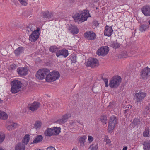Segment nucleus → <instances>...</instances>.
<instances>
[{
    "instance_id": "f257e3e1",
    "label": "nucleus",
    "mask_w": 150,
    "mask_h": 150,
    "mask_svg": "<svg viewBox=\"0 0 150 150\" xmlns=\"http://www.w3.org/2000/svg\"><path fill=\"white\" fill-rule=\"evenodd\" d=\"M89 11L86 9L76 13L73 16L74 21L76 22H83L87 20L88 17H90Z\"/></svg>"
},
{
    "instance_id": "f03ea898",
    "label": "nucleus",
    "mask_w": 150,
    "mask_h": 150,
    "mask_svg": "<svg viewBox=\"0 0 150 150\" xmlns=\"http://www.w3.org/2000/svg\"><path fill=\"white\" fill-rule=\"evenodd\" d=\"M11 86V92L15 94L21 90L22 83L18 80H14L10 83Z\"/></svg>"
},
{
    "instance_id": "7ed1b4c3",
    "label": "nucleus",
    "mask_w": 150,
    "mask_h": 150,
    "mask_svg": "<svg viewBox=\"0 0 150 150\" xmlns=\"http://www.w3.org/2000/svg\"><path fill=\"white\" fill-rule=\"evenodd\" d=\"M60 75L59 72L55 70L53 71L50 73H48L46 78V81L47 82L54 81L58 79Z\"/></svg>"
},
{
    "instance_id": "20e7f679",
    "label": "nucleus",
    "mask_w": 150,
    "mask_h": 150,
    "mask_svg": "<svg viewBox=\"0 0 150 150\" xmlns=\"http://www.w3.org/2000/svg\"><path fill=\"white\" fill-rule=\"evenodd\" d=\"M50 72V70L47 68L41 69H39L36 74V77L37 79L40 80H43L45 78L48 73Z\"/></svg>"
},
{
    "instance_id": "39448f33",
    "label": "nucleus",
    "mask_w": 150,
    "mask_h": 150,
    "mask_svg": "<svg viewBox=\"0 0 150 150\" xmlns=\"http://www.w3.org/2000/svg\"><path fill=\"white\" fill-rule=\"evenodd\" d=\"M118 118L115 116H111L109 120V125L108 126V131L112 132L114 129L117 123Z\"/></svg>"
},
{
    "instance_id": "423d86ee",
    "label": "nucleus",
    "mask_w": 150,
    "mask_h": 150,
    "mask_svg": "<svg viewBox=\"0 0 150 150\" xmlns=\"http://www.w3.org/2000/svg\"><path fill=\"white\" fill-rule=\"evenodd\" d=\"M60 127H55L53 128H47L44 132L45 136H51L52 135H58L60 132Z\"/></svg>"
},
{
    "instance_id": "0eeeda50",
    "label": "nucleus",
    "mask_w": 150,
    "mask_h": 150,
    "mask_svg": "<svg viewBox=\"0 0 150 150\" xmlns=\"http://www.w3.org/2000/svg\"><path fill=\"white\" fill-rule=\"evenodd\" d=\"M121 79V78L119 76H114L110 82V87L113 88L117 87L120 84Z\"/></svg>"
},
{
    "instance_id": "6e6552de",
    "label": "nucleus",
    "mask_w": 150,
    "mask_h": 150,
    "mask_svg": "<svg viewBox=\"0 0 150 150\" xmlns=\"http://www.w3.org/2000/svg\"><path fill=\"white\" fill-rule=\"evenodd\" d=\"M146 94L144 92L140 91L138 93L135 94L134 96V99L135 100L137 103H141L145 97Z\"/></svg>"
},
{
    "instance_id": "1a4fd4ad",
    "label": "nucleus",
    "mask_w": 150,
    "mask_h": 150,
    "mask_svg": "<svg viewBox=\"0 0 150 150\" xmlns=\"http://www.w3.org/2000/svg\"><path fill=\"white\" fill-rule=\"evenodd\" d=\"M40 30V28L38 27L36 30L32 32V34L29 37V40L31 42H35L37 40L39 37Z\"/></svg>"
},
{
    "instance_id": "9d476101",
    "label": "nucleus",
    "mask_w": 150,
    "mask_h": 150,
    "mask_svg": "<svg viewBox=\"0 0 150 150\" xmlns=\"http://www.w3.org/2000/svg\"><path fill=\"white\" fill-rule=\"evenodd\" d=\"M85 64L87 66L94 68L99 65V61L96 58H91L89 59L87 62H85Z\"/></svg>"
},
{
    "instance_id": "9b49d317",
    "label": "nucleus",
    "mask_w": 150,
    "mask_h": 150,
    "mask_svg": "<svg viewBox=\"0 0 150 150\" xmlns=\"http://www.w3.org/2000/svg\"><path fill=\"white\" fill-rule=\"evenodd\" d=\"M109 50L108 46H103L97 50L96 54L99 56H104L108 54Z\"/></svg>"
},
{
    "instance_id": "f8f14e48",
    "label": "nucleus",
    "mask_w": 150,
    "mask_h": 150,
    "mask_svg": "<svg viewBox=\"0 0 150 150\" xmlns=\"http://www.w3.org/2000/svg\"><path fill=\"white\" fill-rule=\"evenodd\" d=\"M84 37L88 40H93L96 39V36L93 31H88L84 33Z\"/></svg>"
},
{
    "instance_id": "ddd939ff",
    "label": "nucleus",
    "mask_w": 150,
    "mask_h": 150,
    "mask_svg": "<svg viewBox=\"0 0 150 150\" xmlns=\"http://www.w3.org/2000/svg\"><path fill=\"white\" fill-rule=\"evenodd\" d=\"M17 124L14 122L13 121L8 120L6 123L5 126L8 130H11L15 129L17 127Z\"/></svg>"
},
{
    "instance_id": "4468645a",
    "label": "nucleus",
    "mask_w": 150,
    "mask_h": 150,
    "mask_svg": "<svg viewBox=\"0 0 150 150\" xmlns=\"http://www.w3.org/2000/svg\"><path fill=\"white\" fill-rule=\"evenodd\" d=\"M69 54L68 51L65 48L58 50L56 52V55L58 57L62 56L63 57L66 58Z\"/></svg>"
},
{
    "instance_id": "2eb2a0df",
    "label": "nucleus",
    "mask_w": 150,
    "mask_h": 150,
    "mask_svg": "<svg viewBox=\"0 0 150 150\" xmlns=\"http://www.w3.org/2000/svg\"><path fill=\"white\" fill-rule=\"evenodd\" d=\"M71 116L70 113H67L62 117L61 119H59L57 121V122L59 124H64L65 123L68 119Z\"/></svg>"
},
{
    "instance_id": "dca6fc26",
    "label": "nucleus",
    "mask_w": 150,
    "mask_h": 150,
    "mask_svg": "<svg viewBox=\"0 0 150 150\" xmlns=\"http://www.w3.org/2000/svg\"><path fill=\"white\" fill-rule=\"evenodd\" d=\"M40 106V103L37 102H34L31 104H28V106L29 110L34 111L37 110Z\"/></svg>"
},
{
    "instance_id": "f3484780",
    "label": "nucleus",
    "mask_w": 150,
    "mask_h": 150,
    "mask_svg": "<svg viewBox=\"0 0 150 150\" xmlns=\"http://www.w3.org/2000/svg\"><path fill=\"white\" fill-rule=\"evenodd\" d=\"M42 16L44 18H46L47 21H50L53 20L54 19L52 18L53 16V13L52 12H49L48 11L43 12L42 13Z\"/></svg>"
},
{
    "instance_id": "a211bd4d",
    "label": "nucleus",
    "mask_w": 150,
    "mask_h": 150,
    "mask_svg": "<svg viewBox=\"0 0 150 150\" xmlns=\"http://www.w3.org/2000/svg\"><path fill=\"white\" fill-rule=\"evenodd\" d=\"M150 72V68L148 67L142 69L141 72V76L144 79L147 78L148 76L149 73Z\"/></svg>"
},
{
    "instance_id": "6ab92c4d",
    "label": "nucleus",
    "mask_w": 150,
    "mask_h": 150,
    "mask_svg": "<svg viewBox=\"0 0 150 150\" xmlns=\"http://www.w3.org/2000/svg\"><path fill=\"white\" fill-rule=\"evenodd\" d=\"M113 30L111 26L106 25L105 28L104 35L108 37L111 36L113 34Z\"/></svg>"
},
{
    "instance_id": "aec40b11",
    "label": "nucleus",
    "mask_w": 150,
    "mask_h": 150,
    "mask_svg": "<svg viewBox=\"0 0 150 150\" xmlns=\"http://www.w3.org/2000/svg\"><path fill=\"white\" fill-rule=\"evenodd\" d=\"M17 71L18 74L21 76L26 75L28 73V69L26 67L18 68Z\"/></svg>"
},
{
    "instance_id": "412c9836",
    "label": "nucleus",
    "mask_w": 150,
    "mask_h": 150,
    "mask_svg": "<svg viewBox=\"0 0 150 150\" xmlns=\"http://www.w3.org/2000/svg\"><path fill=\"white\" fill-rule=\"evenodd\" d=\"M141 10L142 13L145 16H150V6H146L142 8Z\"/></svg>"
},
{
    "instance_id": "4be33fe9",
    "label": "nucleus",
    "mask_w": 150,
    "mask_h": 150,
    "mask_svg": "<svg viewBox=\"0 0 150 150\" xmlns=\"http://www.w3.org/2000/svg\"><path fill=\"white\" fill-rule=\"evenodd\" d=\"M142 122L140 119L135 118L132 122L131 125L133 127L138 128L139 126H141Z\"/></svg>"
},
{
    "instance_id": "5701e85b",
    "label": "nucleus",
    "mask_w": 150,
    "mask_h": 150,
    "mask_svg": "<svg viewBox=\"0 0 150 150\" xmlns=\"http://www.w3.org/2000/svg\"><path fill=\"white\" fill-rule=\"evenodd\" d=\"M69 29L71 30V33L73 35L77 34L79 32L78 28L75 25H71L69 26Z\"/></svg>"
},
{
    "instance_id": "b1692460",
    "label": "nucleus",
    "mask_w": 150,
    "mask_h": 150,
    "mask_svg": "<svg viewBox=\"0 0 150 150\" xmlns=\"http://www.w3.org/2000/svg\"><path fill=\"white\" fill-rule=\"evenodd\" d=\"M24 48L22 47H19L14 51V53L16 56H19L23 52Z\"/></svg>"
},
{
    "instance_id": "393cba45",
    "label": "nucleus",
    "mask_w": 150,
    "mask_h": 150,
    "mask_svg": "<svg viewBox=\"0 0 150 150\" xmlns=\"http://www.w3.org/2000/svg\"><path fill=\"white\" fill-rule=\"evenodd\" d=\"M25 145L21 143H18L15 147V150H25Z\"/></svg>"
},
{
    "instance_id": "a878e982",
    "label": "nucleus",
    "mask_w": 150,
    "mask_h": 150,
    "mask_svg": "<svg viewBox=\"0 0 150 150\" xmlns=\"http://www.w3.org/2000/svg\"><path fill=\"white\" fill-rule=\"evenodd\" d=\"M86 139L87 137L86 135H84L79 138V142L80 144V146H84V143L86 142Z\"/></svg>"
},
{
    "instance_id": "bb28decb",
    "label": "nucleus",
    "mask_w": 150,
    "mask_h": 150,
    "mask_svg": "<svg viewBox=\"0 0 150 150\" xmlns=\"http://www.w3.org/2000/svg\"><path fill=\"white\" fill-rule=\"evenodd\" d=\"M43 137L41 135L37 136L34 139L33 141V143H38L41 142L43 139Z\"/></svg>"
},
{
    "instance_id": "cd10ccee",
    "label": "nucleus",
    "mask_w": 150,
    "mask_h": 150,
    "mask_svg": "<svg viewBox=\"0 0 150 150\" xmlns=\"http://www.w3.org/2000/svg\"><path fill=\"white\" fill-rule=\"evenodd\" d=\"M149 27V26L148 25H140L139 27V30L142 32L146 31L148 29Z\"/></svg>"
},
{
    "instance_id": "c85d7f7f",
    "label": "nucleus",
    "mask_w": 150,
    "mask_h": 150,
    "mask_svg": "<svg viewBox=\"0 0 150 150\" xmlns=\"http://www.w3.org/2000/svg\"><path fill=\"white\" fill-rule=\"evenodd\" d=\"M30 136L28 134L25 135L23 139L22 140V142L24 143L25 145H27L30 140Z\"/></svg>"
},
{
    "instance_id": "c756f323",
    "label": "nucleus",
    "mask_w": 150,
    "mask_h": 150,
    "mask_svg": "<svg viewBox=\"0 0 150 150\" xmlns=\"http://www.w3.org/2000/svg\"><path fill=\"white\" fill-rule=\"evenodd\" d=\"M8 117V115L5 112L1 111V114L0 115V119L6 120Z\"/></svg>"
},
{
    "instance_id": "7c9ffc66",
    "label": "nucleus",
    "mask_w": 150,
    "mask_h": 150,
    "mask_svg": "<svg viewBox=\"0 0 150 150\" xmlns=\"http://www.w3.org/2000/svg\"><path fill=\"white\" fill-rule=\"evenodd\" d=\"M143 145L144 150H150V142H144Z\"/></svg>"
},
{
    "instance_id": "2f4dec72",
    "label": "nucleus",
    "mask_w": 150,
    "mask_h": 150,
    "mask_svg": "<svg viewBox=\"0 0 150 150\" xmlns=\"http://www.w3.org/2000/svg\"><path fill=\"white\" fill-rule=\"evenodd\" d=\"M59 48L57 47L56 45H53L50 46L49 48V51L52 53H56Z\"/></svg>"
},
{
    "instance_id": "473e14b6",
    "label": "nucleus",
    "mask_w": 150,
    "mask_h": 150,
    "mask_svg": "<svg viewBox=\"0 0 150 150\" xmlns=\"http://www.w3.org/2000/svg\"><path fill=\"white\" fill-rule=\"evenodd\" d=\"M120 44L116 41L113 42L110 45V47L115 49H117L120 47Z\"/></svg>"
},
{
    "instance_id": "72a5a7b5",
    "label": "nucleus",
    "mask_w": 150,
    "mask_h": 150,
    "mask_svg": "<svg viewBox=\"0 0 150 150\" xmlns=\"http://www.w3.org/2000/svg\"><path fill=\"white\" fill-rule=\"evenodd\" d=\"M149 127H146L145 130L143 133V136L144 137H148L149 136Z\"/></svg>"
},
{
    "instance_id": "f704fd0d",
    "label": "nucleus",
    "mask_w": 150,
    "mask_h": 150,
    "mask_svg": "<svg viewBox=\"0 0 150 150\" xmlns=\"http://www.w3.org/2000/svg\"><path fill=\"white\" fill-rule=\"evenodd\" d=\"M77 57L76 54H72L70 57V59L72 62V63H75L77 62Z\"/></svg>"
},
{
    "instance_id": "c9c22d12",
    "label": "nucleus",
    "mask_w": 150,
    "mask_h": 150,
    "mask_svg": "<svg viewBox=\"0 0 150 150\" xmlns=\"http://www.w3.org/2000/svg\"><path fill=\"white\" fill-rule=\"evenodd\" d=\"M100 120L103 124H105L106 123L107 120V117L105 115H102L100 117Z\"/></svg>"
},
{
    "instance_id": "e433bc0d",
    "label": "nucleus",
    "mask_w": 150,
    "mask_h": 150,
    "mask_svg": "<svg viewBox=\"0 0 150 150\" xmlns=\"http://www.w3.org/2000/svg\"><path fill=\"white\" fill-rule=\"evenodd\" d=\"M26 30L27 33L32 31L33 30V29L32 25L29 24L26 27Z\"/></svg>"
},
{
    "instance_id": "4c0bfd02",
    "label": "nucleus",
    "mask_w": 150,
    "mask_h": 150,
    "mask_svg": "<svg viewBox=\"0 0 150 150\" xmlns=\"http://www.w3.org/2000/svg\"><path fill=\"white\" fill-rule=\"evenodd\" d=\"M127 56V52L126 51L122 52L119 55L120 57V58H126Z\"/></svg>"
},
{
    "instance_id": "58836bf2",
    "label": "nucleus",
    "mask_w": 150,
    "mask_h": 150,
    "mask_svg": "<svg viewBox=\"0 0 150 150\" xmlns=\"http://www.w3.org/2000/svg\"><path fill=\"white\" fill-rule=\"evenodd\" d=\"M41 122L39 121H36L34 124V127L37 129L38 128H40L41 126Z\"/></svg>"
},
{
    "instance_id": "ea45409f",
    "label": "nucleus",
    "mask_w": 150,
    "mask_h": 150,
    "mask_svg": "<svg viewBox=\"0 0 150 150\" xmlns=\"http://www.w3.org/2000/svg\"><path fill=\"white\" fill-rule=\"evenodd\" d=\"M91 148V150H97L98 149V144H93L91 145L90 147Z\"/></svg>"
},
{
    "instance_id": "a19ab883",
    "label": "nucleus",
    "mask_w": 150,
    "mask_h": 150,
    "mask_svg": "<svg viewBox=\"0 0 150 150\" xmlns=\"http://www.w3.org/2000/svg\"><path fill=\"white\" fill-rule=\"evenodd\" d=\"M5 137V135L4 133H0V143L4 141Z\"/></svg>"
},
{
    "instance_id": "79ce46f5",
    "label": "nucleus",
    "mask_w": 150,
    "mask_h": 150,
    "mask_svg": "<svg viewBox=\"0 0 150 150\" xmlns=\"http://www.w3.org/2000/svg\"><path fill=\"white\" fill-rule=\"evenodd\" d=\"M17 67V66L14 64H11L10 65L9 67V69L10 70H15Z\"/></svg>"
},
{
    "instance_id": "37998d69",
    "label": "nucleus",
    "mask_w": 150,
    "mask_h": 150,
    "mask_svg": "<svg viewBox=\"0 0 150 150\" xmlns=\"http://www.w3.org/2000/svg\"><path fill=\"white\" fill-rule=\"evenodd\" d=\"M20 3L22 5L26 6L27 4V3L26 0H18Z\"/></svg>"
},
{
    "instance_id": "c03bdc74",
    "label": "nucleus",
    "mask_w": 150,
    "mask_h": 150,
    "mask_svg": "<svg viewBox=\"0 0 150 150\" xmlns=\"http://www.w3.org/2000/svg\"><path fill=\"white\" fill-rule=\"evenodd\" d=\"M130 113V112H128V110H124V114L125 117L127 118Z\"/></svg>"
},
{
    "instance_id": "a18cd8bd",
    "label": "nucleus",
    "mask_w": 150,
    "mask_h": 150,
    "mask_svg": "<svg viewBox=\"0 0 150 150\" xmlns=\"http://www.w3.org/2000/svg\"><path fill=\"white\" fill-rule=\"evenodd\" d=\"M145 110L146 111H150V104L148 103L146 105L145 107Z\"/></svg>"
},
{
    "instance_id": "49530a36",
    "label": "nucleus",
    "mask_w": 150,
    "mask_h": 150,
    "mask_svg": "<svg viewBox=\"0 0 150 150\" xmlns=\"http://www.w3.org/2000/svg\"><path fill=\"white\" fill-rule=\"evenodd\" d=\"M93 25L96 27L98 26L99 24V23L98 22L96 21H93Z\"/></svg>"
},
{
    "instance_id": "de8ad7c7",
    "label": "nucleus",
    "mask_w": 150,
    "mask_h": 150,
    "mask_svg": "<svg viewBox=\"0 0 150 150\" xmlns=\"http://www.w3.org/2000/svg\"><path fill=\"white\" fill-rule=\"evenodd\" d=\"M88 139L89 142H91L93 140V137L91 136H88Z\"/></svg>"
},
{
    "instance_id": "09e8293b",
    "label": "nucleus",
    "mask_w": 150,
    "mask_h": 150,
    "mask_svg": "<svg viewBox=\"0 0 150 150\" xmlns=\"http://www.w3.org/2000/svg\"><path fill=\"white\" fill-rule=\"evenodd\" d=\"M129 106H130V107H128L125 108L126 109L125 110H128V112H130L132 110V106L130 105H129Z\"/></svg>"
},
{
    "instance_id": "8fccbe9b",
    "label": "nucleus",
    "mask_w": 150,
    "mask_h": 150,
    "mask_svg": "<svg viewBox=\"0 0 150 150\" xmlns=\"http://www.w3.org/2000/svg\"><path fill=\"white\" fill-rule=\"evenodd\" d=\"M47 150H56L55 148L53 146H49L47 148Z\"/></svg>"
},
{
    "instance_id": "3c124183",
    "label": "nucleus",
    "mask_w": 150,
    "mask_h": 150,
    "mask_svg": "<svg viewBox=\"0 0 150 150\" xmlns=\"http://www.w3.org/2000/svg\"><path fill=\"white\" fill-rule=\"evenodd\" d=\"M92 2H91V4H92L93 3L95 2H97L98 1V0H91Z\"/></svg>"
},
{
    "instance_id": "603ef678",
    "label": "nucleus",
    "mask_w": 150,
    "mask_h": 150,
    "mask_svg": "<svg viewBox=\"0 0 150 150\" xmlns=\"http://www.w3.org/2000/svg\"><path fill=\"white\" fill-rule=\"evenodd\" d=\"M102 79L105 82H106V81H108V79L106 78H102Z\"/></svg>"
},
{
    "instance_id": "864d4df0",
    "label": "nucleus",
    "mask_w": 150,
    "mask_h": 150,
    "mask_svg": "<svg viewBox=\"0 0 150 150\" xmlns=\"http://www.w3.org/2000/svg\"><path fill=\"white\" fill-rule=\"evenodd\" d=\"M106 142L107 144H110L111 143V141H110V139H107V140H106Z\"/></svg>"
},
{
    "instance_id": "5fc2aeb1",
    "label": "nucleus",
    "mask_w": 150,
    "mask_h": 150,
    "mask_svg": "<svg viewBox=\"0 0 150 150\" xmlns=\"http://www.w3.org/2000/svg\"><path fill=\"white\" fill-rule=\"evenodd\" d=\"M105 86L106 87H108V81L105 82Z\"/></svg>"
},
{
    "instance_id": "6e6d98bb",
    "label": "nucleus",
    "mask_w": 150,
    "mask_h": 150,
    "mask_svg": "<svg viewBox=\"0 0 150 150\" xmlns=\"http://www.w3.org/2000/svg\"><path fill=\"white\" fill-rule=\"evenodd\" d=\"M108 139V136H105V138L104 139V141H106V140H107V139Z\"/></svg>"
},
{
    "instance_id": "4d7b16f0",
    "label": "nucleus",
    "mask_w": 150,
    "mask_h": 150,
    "mask_svg": "<svg viewBox=\"0 0 150 150\" xmlns=\"http://www.w3.org/2000/svg\"><path fill=\"white\" fill-rule=\"evenodd\" d=\"M127 146H125L124 147L123 149L122 150H127Z\"/></svg>"
},
{
    "instance_id": "13d9d810",
    "label": "nucleus",
    "mask_w": 150,
    "mask_h": 150,
    "mask_svg": "<svg viewBox=\"0 0 150 150\" xmlns=\"http://www.w3.org/2000/svg\"><path fill=\"white\" fill-rule=\"evenodd\" d=\"M72 150H77V149H76V148H74Z\"/></svg>"
},
{
    "instance_id": "bf43d9fd",
    "label": "nucleus",
    "mask_w": 150,
    "mask_h": 150,
    "mask_svg": "<svg viewBox=\"0 0 150 150\" xmlns=\"http://www.w3.org/2000/svg\"><path fill=\"white\" fill-rule=\"evenodd\" d=\"M70 1L71 2H74L75 1V0H70Z\"/></svg>"
},
{
    "instance_id": "052dcab7",
    "label": "nucleus",
    "mask_w": 150,
    "mask_h": 150,
    "mask_svg": "<svg viewBox=\"0 0 150 150\" xmlns=\"http://www.w3.org/2000/svg\"><path fill=\"white\" fill-rule=\"evenodd\" d=\"M0 150H4L2 148L0 147Z\"/></svg>"
},
{
    "instance_id": "680f3d73",
    "label": "nucleus",
    "mask_w": 150,
    "mask_h": 150,
    "mask_svg": "<svg viewBox=\"0 0 150 150\" xmlns=\"http://www.w3.org/2000/svg\"><path fill=\"white\" fill-rule=\"evenodd\" d=\"M2 101V100L1 99H0V103H1Z\"/></svg>"
}]
</instances>
